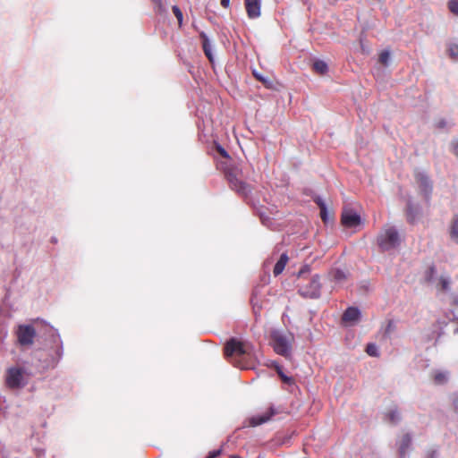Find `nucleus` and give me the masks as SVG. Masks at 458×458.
I'll return each instance as SVG.
<instances>
[{"instance_id":"27","label":"nucleus","mask_w":458,"mask_h":458,"mask_svg":"<svg viewBox=\"0 0 458 458\" xmlns=\"http://www.w3.org/2000/svg\"><path fill=\"white\" fill-rule=\"evenodd\" d=\"M276 372H277L278 376L280 377V378L282 379L283 382L287 383V384H290V383L293 382V378L285 376L283 373L282 369L280 367H276Z\"/></svg>"},{"instance_id":"32","label":"nucleus","mask_w":458,"mask_h":458,"mask_svg":"<svg viewBox=\"0 0 458 458\" xmlns=\"http://www.w3.org/2000/svg\"><path fill=\"white\" fill-rule=\"evenodd\" d=\"M452 152L458 157V140H454L452 142Z\"/></svg>"},{"instance_id":"17","label":"nucleus","mask_w":458,"mask_h":458,"mask_svg":"<svg viewBox=\"0 0 458 458\" xmlns=\"http://www.w3.org/2000/svg\"><path fill=\"white\" fill-rule=\"evenodd\" d=\"M433 380L437 385H443L447 381V375L443 371H436L433 375Z\"/></svg>"},{"instance_id":"3","label":"nucleus","mask_w":458,"mask_h":458,"mask_svg":"<svg viewBox=\"0 0 458 458\" xmlns=\"http://www.w3.org/2000/svg\"><path fill=\"white\" fill-rule=\"evenodd\" d=\"M241 171L236 167H229L225 171V176L228 180L230 188L236 191L239 195L246 198L248 197L252 187L247 182H243L241 178Z\"/></svg>"},{"instance_id":"15","label":"nucleus","mask_w":458,"mask_h":458,"mask_svg":"<svg viewBox=\"0 0 458 458\" xmlns=\"http://www.w3.org/2000/svg\"><path fill=\"white\" fill-rule=\"evenodd\" d=\"M450 236L456 243H458V216H454L450 225Z\"/></svg>"},{"instance_id":"31","label":"nucleus","mask_w":458,"mask_h":458,"mask_svg":"<svg viewBox=\"0 0 458 458\" xmlns=\"http://www.w3.org/2000/svg\"><path fill=\"white\" fill-rule=\"evenodd\" d=\"M216 151L219 153V155L225 158H228L229 155L227 151L220 145L216 146Z\"/></svg>"},{"instance_id":"42","label":"nucleus","mask_w":458,"mask_h":458,"mask_svg":"<svg viewBox=\"0 0 458 458\" xmlns=\"http://www.w3.org/2000/svg\"><path fill=\"white\" fill-rule=\"evenodd\" d=\"M303 272H304V270H303V269H301V270L299 272V275H301Z\"/></svg>"},{"instance_id":"34","label":"nucleus","mask_w":458,"mask_h":458,"mask_svg":"<svg viewBox=\"0 0 458 458\" xmlns=\"http://www.w3.org/2000/svg\"><path fill=\"white\" fill-rule=\"evenodd\" d=\"M221 454V450H215L208 454L206 458H216Z\"/></svg>"},{"instance_id":"14","label":"nucleus","mask_w":458,"mask_h":458,"mask_svg":"<svg viewBox=\"0 0 458 458\" xmlns=\"http://www.w3.org/2000/svg\"><path fill=\"white\" fill-rule=\"evenodd\" d=\"M288 261H289L288 255L286 253H283L274 267L273 274L275 276H278L279 275H281L283 273Z\"/></svg>"},{"instance_id":"13","label":"nucleus","mask_w":458,"mask_h":458,"mask_svg":"<svg viewBox=\"0 0 458 458\" xmlns=\"http://www.w3.org/2000/svg\"><path fill=\"white\" fill-rule=\"evenodd\" d=\"M360 312L358 308L349 307L343 314L342 319L344 322H356L359 320Z\"/></svg>"},{"instance_id":"20","label":"nucleus","mask_w":458,"mask_h":458,"mask_svg":"<svg viewBox=\"0 0 458 458\" xmlns=\"http://www.w3.org/2000/svg\"><path fill=\"white\" fill-rule=\"evenodd\" d=\"M386 417H387L389 422L392 423V424H396L400 420V416H399V413H398V411L396 410L390 411L386 414Z\"/></svg>"},{"instance_id":"26","label":"nucleus","mask_w":458,"mask_h":458,"mask_svg":"<svg viewBox=\"0 0 458 458\" xmlns=\"http://www.w3.org/2000/svg\"><path fill=\"white\" fill-rule=\"evenodd\" d=\"M366 352L369 356H377V348L374 344H369L366 347Z\"/></svg>"},{"instance_id":"11","label":"nucleus","mask_w":458,"mask_h":458,"mask_svg":"<svg viewBox=\"0 0 458 458\" xmlns=\"http://www.w3.org/2000/svg\"><path fill=\"white\" fill-rule=\"evenodd\" d=\"M244 4L250 19H257L260 16L261 0H244Z\"/></svg>"},{"instance_id":"38","label":"nucleus","mask_w":458,"mask_h":458,"mask_svg":"<svg viewBox=\"0 0 458 458\" xmlns=\"http://www.w3.org/2000/svg\"><path fill=\"white\" fill-rule=\"evenodd\" d=\"M253 75L254 77L259 81L260 82L265 79L262 75L259 74L258 72H253Z\"/></svg>"},{"instance_id":"41","label":"nucleus","mask_w":458,"mask_h":458,"mask_svg":"<svg viewBox=\"0 0 458 458\" xmlns=\"http://www.w3.org/2000/svg\"><path fill=\"white\" fill-rule=\"evenodd\" d=\"M230 458H241V457L238 455H231Z\"/></svg>"},{"instance_id":"9","label":"nucleus","mask_w":458,"mask_h":458,"mask_svg":"<svg viewBox=\"0 0 458 458\" xmlns=\"http://www.w3.org/2000/svg\"><path fill=\"white\" fill-rule=\"evenodd\" d=\"M341 223L344 227H356L360 224V216L351 209L344 210L341 216Z\"/></svg>"},{"instance_id":"29","label":"nucleus","mask_w":458,"mask_h":458,"mask_svg":"<svg viewBox=\"0 0 458 458\" xmlns=\"http://www.w3.org/2000/svg\"><path fill=\"white\" fill-rule=\"evenodd\" d=\"M449 284L450 281L447 278L443 276L439 278V286L442 291H447L449 289Z\"/></svg>"},{"instance_id":"1","label":"nucleus","mask_w":458,"mask_h":458,"mask_svg":"<svg viewBox=\"0 0 458 458\" xmlns=\"http://www.w3.org/2000/svg\"><path fill=\"white\" fill-rule=\"evenodd\" d=\"M224 354L234 367L247 369L253 364V347L247 342L229 339L225 344Z\"/></svg>"},{"instance_id":"5","label":"nucleus","mask_w":458,"mask_h":458,"mask_svg":"<svg viewBox=\"0 0 458 458\" xmlns=\"http://www.w3.org/2000/svg\"><path fill=\"white\" fill-rule=\"evenodd\" d=\"M25 369L21 367H12L6 370L5 384L12 389H16L23 386Z\"/></svg>"},{"instance_id":"2","label":"nucleus","mask_w":458,"mask_h":458,"mask_svg":"<svg viewBox=\"0 0 458 458\" xmlns=\"http://www.w3.org/2000/svg\"><path fill=\"white\" fill-rule=\"evenodd\" d=\"M270 338L273 349L277 354L284 357L290 355L292 344L294 340L292 334H284L279 330H273Z\"/></svg>"},{"instance_id":"28","label":"nucleus","mask_w":458,"mask_h":458,"mask_svg":"<svg viewBox=\"0 0 458 458\" xmlns=\"http://www.w3.org/2000/svg\"><path fill=\"white\" fill-rule=\"evenodd\" d=\"M199 37L202 39L203 51H205V49H209L210 48L209 40H208L207 35L205 34V32H203V31L200 32Z\"/></svg>"},{"instance_id":"22","label":"nucleus","mask_w":458,"mask_h":458,"mask_svg":"<svg viewBox=\"0 0 458 458\" xmlns=\"http://www.w3.org/2000/svg\"><path fill=\"white\" fill-rule=\"evenodd\" d=\"M390 58V53L387 50H384L379 54L378 61L383 65H387Z\"/></svg>"},{"instance_id":"7","label":"nucleus","mask_w":458,"mask_h":458,"mask_svg":"<svg viewBox=\"0 0 458 458\" xmlns=\"http://www.w3.org/2000/svg\"><path fill=\"white\" fill-rule=\"evenodd\" d=\"M320 290L319 276H315L307 284L300 286L299 293L305 297L318 298L320 295Z\"/></svg>"},{"instance_id":"35","label":"nucleus","mask_w":458,"mask_h":458,"mask_svg":"<svg viewBox=\"0 0 458 458\" xmlns=\"http://www.w3.org/2000/svg\"><path fill=\"white\" fill-rule=\"evenodd\" d=\"M437 456V450H429L427 453V457L426 458H436Z\"/></svg>"},{"instance_id":"19","label":"nucleus","mask_w":458,"mask_h":458,"mask_svg":"<svg viewBox=\"0 0 458 458\" xmlns=\"http://www.w3.org/2000/svg\"><path fill=\"white\" fill-rule=\"evenodd\" d=\"M172 11L178 21V25L181 28L182 25L183 14L181 9L177 5L172 7Z\"/></svg>"},{"instance_id":"4","label":"nucleus","mask_w":458,"mask_h":458,"mask_svg":"<svg viewBox=\"0 0 458 458\" xmlns=\"http://www.w3.org/2000/svg\"><path fill=\"white\" fill-rule=\"evenodd\" d=\"M377 245L382 250L396 248L401 242L398 231L392 226L384 228L377 238Z\"/></svg>"},{"instance_id":"25","label":"nucleus","mask_w":458,"mask_h":458,"mask_svg":"<svg viewBox=\"0 0 458 458\" xmlns=\"http://www.w3.org/2000/svg\"><path fill=\"white\" fill-rule=\"evenodd\" d=\"M448 8L451 13L458 15V0H450L448 2Z\"/></svg>"},{"instance_id":"18","label":"nucleus","mask_w":458,"mask_h":458,"mask_svg":"<svg viewBox=\"0 0 458 458\" xmlns=\"http://www.w3.org/2000/svg\"><path fill=\"white\" fill-rule=\"evenodd\" d=\"M316 203L318 204V206L319 207V209H320V217L321 219L327 223V207H326V204L320 199H318V200H316Z\"/></svg>"},{"instance_id":"10","label":"nucleus","mask_w":458,"mask_h":458,"mask_svg":"<svg viewBox=\"0 0 458 458\" xmlns=\"http://www.w3.org/2000/svg\"><path fill=\"white\" fill-rule=\"evenodd\" d=\"M276 414V410L273 407H269L267 411H265L261 414H257L250 418V425L252 427H256L261 425L263 423L267 422L270 419Z\"/></svg>"},{"instance_id":"23","label":"nucleus","mask_w":458,"mask_h":458,"mask_svg":"<svg viewBox=\"0 0 458 458\" xmlns=\"http://www.w3.org/2000/svg\"><path fill=\"white\" fill-rule=\"evenodd\" d=\"M55 358L53 359L51 364L48 367L55 368L56 364L58 363V360L62 357L63 352L62 349L57 347L55 351Z\"/></svg>"},{"instance_id":"33","label":"nucleus","mask_w":458,"mask_h":458,"mask_svg":"<svg viewBox=\"0 0 458 458\" xmlns=\"http://www.w3.org/2000/svg\"><path fill=\"white\" fill-rule=\"evenodd\" d=\"M436 126L437 128L438 129H444L446 127V121L443 118L439 119L437 123H436Z\"/></svg>"},{"instance_id":"16","label":"nucleus","mask_w":458,"mask_h":458,"mask_svg":"<svg viewBox=\"0 0 458 458\" xmlns=\"http://www.w3.org/2000/svg\"><path fill=\"white\" fill-rule=\"evenodd\" d=\"M313 70L318 74H325L327 72V64L321 60H318L313 64Z\"/></svg>"},{"instance_id":"37","label":"nucleus","mask_w":458,"mask_h":458,"mask_svg":"<svg viewBox=\"0 0 458 458\" xmlns=\"http://www.w3.org/2000/svg\"><path fill=\"white\" fill-rule=\"evenodd\" d=\"M263 85L267 88V89H271L272 88V81H268L267 79H264L262 81Z\"/></svg>"},{"instance_id":"36","label":"nucleus","mask_w":458,"mask_h":458,"mask_svg":"<svg viewBox=\"0 0 458 458\" xmlns=\"http://www.w3.org/2000/svg\"><path fill=\"white\" fill-rule=\"evenodd\" d=\"M204 53H205L206 56L208 58V60L210 62H212L213 61V55H212V53H211V48L205 49Z\"/></svg>"},{"instance_id":"24","label":"nucleus","mask_w":458,"mask_h":458,"mask_svg":"<svg viewBox=\"0 0 458 458\" xmlns=\"http://www.w3.org/2000/svg\"><path fill=\"white\" fill-rule=\"evenodd\" d=\"M333 277L337 282H342L346 279L345 274L340 269L334 271Z\"/></svg>"},{"instance_id":"8","label":"nucleus","mask_w":458,"mask_h":458,"mask_svg":"<svg viewBox=\"0 0 458 458\" xmlns=\"http://www.w3.org/2000/svg\"><path fill=\"white\" fill-rule=\"evenodd\" d=\"M36 336L35 328L32 326L21 325L17 330V338L21 345H31Z\"/></svg>"},{"instance_id":"6","label":"nucleus","mask_w":458,"mask_h":458,"mask_svg":"<svg viewBox=\"0 0 458 458\" xmlns=\"http://www.w3.org/2000/svg\"><path fill=\"white\" fill-rule=\"evenodd\" d=\"M414 177H415L416 182L419 185L420 193L423 195V197L425 198V199L427 201H429L431 193H432V190H433V186H432V182L429 180L428 176L422 172L416 171L414 174Z\"/></svg>"},{"instance_id":"21","label":"nucleus","mask_w":458,"mask_h":458,"mask_svg":"<svg viewBox=\"0 0 458 458\" xmlns=\"http://www.w3.org/2000/svg\"><path fill=\"white\" fill-rule=\"evenodd\" d=\"M448 55L454 60H458V45L451 44L448 47Z\"/></svg>"},{"instance_id":"40","label":"nucleus","mask_w":458,"mask_h":458,"mask_svg":"<svg viewBox=\"0 0 458 458\" xmlns=\"http://www.w3.org/2000/svg\"><path fill=\"white\" fill-rule=\"evenodd\" d=\"M411 208H409V213H408V221L412 224L414 222V217L411 214Z\"/></svg>"},{"instance_id":"12","label":"nucleus","mask_w":458,"mask_h":458,"mask_svg":"<svg viewBox=\"0 0 458 458\" xmlns=\"http://www.w3.org/2000/svg\"><path fill=\"white\" fill-rule=\"evenodd\" d=\"M411 445V436L409 433L403 435L398 442V453L400 458H405L408 449Z\"/></svg>"},{"instance_id":"39","label":"nucleus","mask_w":458,"mask_h":458,"mask_svg":"<svg viewBox=\"0 0 458 458\" xmlns=\"http://www.w3.org/2000/svg\"><path fill=\"white\" fill-rule=\"evenodd\" d=\"M230 0H221V5L225 8H227L229 6Z\"/></svg>"},{"instance_id":"30","label":"nucleus","mask_w":458,"mask_h":458,"mask_svg":"<svg viewBox=\"0 0 458 458\" xmlns=\"http://www.w3.org/2000/svg\"><path fill=\"white\" fill-rule=\"evenodd\" d=\"M153 2L155 4V9L157 13H158L159 14H163L164 13H165V10L163 6L161 0H153Z\"/></svg>"}]
</instances>
